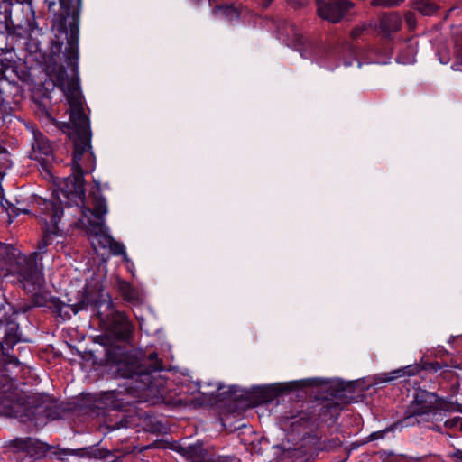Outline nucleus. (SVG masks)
Returning <instances> with one entry per match:
<instances>
[{
	"mask_svg": "<svg viewBox=\"0 0 462 462\" xmlns=\"http://www.w3.org/2000/svg\"><path fill=\"white\" fill-rule=\"evenodd\" d=\"M97 193H99V188L97 189ZM93 209L89 208L81 207L80 212L82 214V217L80 219H84L88 221V217L92 221H101L105 222L104 217L108 212L107 203L106 199L100 194L93 193Z\"/></svg>",
	"mask_w": 462,
	"mask_h": 462,
	"instance_id": "11",
	"label": "nucleus"
},
{
	"mask_svg": "<svg viewBox=\"0 0 462 462\" xmlns=\"http://www.w3.org/2000/svg\"><path fill=\"white\" fill-rule=\"evenodd\" d=\"M5 152V148H3L2 146H0V153Z\"/></svg>",
	"mask_w": 462,
	"mask_h": 462,
	"instance_id": "34",
	"label": "nucleus"
},
{
	"mask_svg": "<svg viewBox=\"0 0 462 462\" xmlns=\"http://www.w3.org/2000/svg\"><path fill=\"white\" fill-rule=\"evenodd\" d=\"M414 8L422 15L426 16L432 15L437 11L436 5L423 0L416 2Z\"/></svg>",
	"mask_w": 462,
	"mask_h": 462,
	"instance_id": "18",
	"label": "nucleus"
},
{
	"mask_svg": "<svg viewBox=\"0 0 462 462\" xmlns=\"http://www.w3.org/2000/svg\"><path fill=\"white\" fill-rule=\"evenodd\" d=\"M445 427L462 431V417L456 416L445 421Z\"/></svg>",
	"mask_w": 462,
	"mask_h": 462,
	"instance_id": "21",
	"label": "nucleus"
},
{
	"mask_svg": "<svg viewBox=\"0 0 462 462\" xmlns=\"http://www.w3.org/2000/svg\"><path fill=\"white\" fill-rule=\"evenodd\" d=\"M65 72L59 76L58 81L65 92L69 105L70 122L75 129L74 151L71 162L72 174L67 177L60 188V194L67 199L69 205L84 202V175L91 173L96 168V157L90 143L89 120L83 110L82 97L74 77L64 79Z\"/></svg>",
	"mask_w": 462,
	"mask_h": 462,
	"instance_id": "1",
	"label": "nucleus"
},
{
	"mask_svg": "<svg viewBox=\"0 0 462 462\" xmlns=\"http://www.w3.org/2000/svg\"><path fill=\"white\" fill-rule=\"evenodd\" d=\"M55 3L54 2H50L49 3V7H51V5H53Z\"/></svg>",
	"mask_w": 462,
	"mask_h": 462,
	"instance_id": "35",
	"label": "nucleus"
},
{
	"mask_svg": "<svg viewBox=\"0 0 462 462\" xmlns=\"http://www.w3.org/2000/svg\"><path fill=\"white\" fill-rule=\"evenodd\" d=\"M291 33V36L295 39V40H300V34H299V32H298V29L296 28L295 25L293 24H289L286 28V35L288 37H290Z\"/></svg>",
	"mask_w": 462,
	"mask_h": 462,
	"instance_id": "25",
	"label": "nucleus"
},
{
	"mask_svg": "<svg viewBox=\"0 0 462 462\" xmlns=\"http://www.w3.org/2000/svg\"><path fill=\"white\" fill-rule=\"evenodd\" d=\"M39 445L40 443L37 440L25 438L10 440L6 448L16 456V459L24 457L27 458L26 462H31Z\"/></svg>",
	"mask_w": 462,
	"mask_h": 462,
	"instance_id": "10",
	"label": "nucleus"
},
{
	"mask_svg": "<svg viewBox=\"0 0 462 462\" xmlns=\"http://www.w3.org/2000/svg\"><path fill=\"white\" fill-rule=\"evenodd\" d=\"M117 286L118 291L125 300L134 302L138 300L137 291L129 282L119 281Z\"/></svg>",
	"mask_w": 462,
	"mask_h": 462,
	"instance_id": "15",
	"label": "nucleus"
},
{
	"mask_svg": "<svg viewBox=\"0 0 462 462\" xmlns=\"http://www.w3.org/2000/svg\"><path fill=\"white\" fill-rule=\"evenodd\" d=\"M402 27L401 16L396 13H391L382 15L380 19V32L385 37L398 32Z\"/></svg>",
	"mask_w": 462,
	"mask_h": 462,
	"instance_id": "13",
	"label": "nucleus"
},
{
	"mask_svg": "<svg viewBox=\"0 0 462 462\" xmlns=\"http://www.w3.org/2000/svg\"><path fill=\"white\" fill-rule=\"evenodd\" d=\"M38 306L42 305V303H40L39 301H36L35 302Z\"/></svg>",
	"mask_w": 462,
	"mask_h": 462,
	"instance_id": "37",
	"label": "nucleus"
},
{
	"mask_svg": "<svg viewBox=\"0 0 462 462\" xmlns=\"http://www.w3.org/2000/svg\"><path fill=\"white\" fill-rule=\"evenodd\" d=\"M404 0H372L371 5L374 6L392 7L401 5Z\"/></svg>",
	"mask_w": 462,
	"mask_h": 462,
	"instance_id": "22",
	"label": "nucleus"
},
{
	"mask_svg": "<svg viewBox=\"0 0 462 462\" xmlns=\"http://www.w3.org/2000/svg\"><path fill=\"white\" fill-rule=\"evenodd\" d=\"M420 371V367L418 365H407L402 368H399L392 371L386 377L383 379L384 382H390L392 380L404 377V376H413L417 374Z\"/></svg>",
	"mask_w": 462,
	"mask_h": 462,
	"instance_id": "14",
	"label": "nucleus"
},
{
	"mask_svg": "<svg viewBox=\"0 0 462 462\" xmlns=\"http://www.w3.org/2000/svg\"><path fill=\"white\" fill-rule=\"evenodd\" d=\"M439 61H440L442 64H447V63L449 61V57H448V56H442V57H439Z\"/></svg>",
	"mask_w": 462,
	"mask_h": 462,
	"instance_id": "29",
	"label": "nucleus"
},
{
	"mask_svg": "<svg viewBox=\"0 0 462 462\" xmlns=\"http://www.w3.org/2000/svg\"><path fill=\"white\" fill-rule=\"evenodd\" d=\"M60 3L68 15L71 14L73 17L79 16L81 0H60Z\"/></svg>",
	"mask_w": 462,
	"mask_h": 462,
	"instance_id": "17",
	"label": "nucleus"
},
{
	"mask_svg": "<svg viewBox=\"0 0 462 462\" xmlns=\"http://www.w3.org/2000/svg\"><path fill=\"white\" fill-rule=\"evenodd\" d=\"M365 29H366V25H365V24L362 26H357V27L354 28L351 32L352 37L353 38L359 37Z\"/></svg>",
	"mask_w": 462,
	"mask_h": 462,
	"instance_id": "27",
	"label": "nucleus"
},
{
	"mask_svg": "<svg viewBox=\"0 0 462 462\" xmlns=\"http://www.w3.org/2000/svg\"><path fill=\"white\" fill-rule=\"evenodd\" d=\"M15 69V61L14 60H8V59H2L1 61H0V69L2 71H5V73L11 69V70H14Z\"/></svg>",
	"mask_w": 462,
	"mask_h": 462,
	"instance_id": "24",
	"label": "nucleus"
},
{
	"mask_svg": "<svg viewBox=\"0 0 462 462\" xmlns=\"http://www.w3.org/2000/svg\"><path fill=\"white\" fill-rule=\"evenodd\" d=\"M316 2H317V4H318L319 2H320V0H316Z\"/></svg>",
	"mask_w": 462,
	"mask_h": 462,
	"instance_id": "38",
	"label": "nucleus"
},
{
	"mask_svg": "<svg viewBox=\"0 0 462 462\" xmlns=\"http://www.w3.org/2000/svg\"><path fill=\"white\" fill-rule=\"evenodd\" d=\"M59 31L65 34L67 46L65 48L64 55L67 60L68 66H71L72 70L77 71L78 61V30L72 26L69 32H67L61 24L59 25Z\"/></svg>",
	"mask_w": 462,
	"mask_h": 462,
	"instance_id": "9",
	"label": "nucleus"
},
{
	"mask_svg": "<svg viewBox=\"0 0 462 462\" xmlns=\"http://www.w3.org/2000/svg\"><path fill=\"white\" fill-rule=\"evenodd\" d=\"M2 206L5 208V210L8 213L10 217H17L21 213H24V214L29 213V211L27 209H20L7 200H5V202H2Z\"/></svg>",
	"mask_w": 462,
	"mask_h": 462,
	"instance_id": "20",
	"label": "nucleus"
},
{
	"mask_svg": "<svg viewBox=\"0 0 462 462\" xmlns=\"http://www.w3.org/2000/svg\"><path fill=\"white\" fill-rule=\"evenodd\" d=\"M316 2H317V4H318L319 2H320V0H316Z\"/></svg>",
	"mask_w": 462,
	"mask_h": 462,
	"instance_id": "39",
	"label": "nucleus"
},
{
	"mask_svg": "<svg viewBox=\"0 0 462 462\" xmlns=\"http://www.w3.org/2000/svg\"><path fill=\"white\" fill-rule=\"evenodd\" d=\"M5 71H2V70L0 69V80H1V79H5Z\"/></svg>",
	"mask_w": 462,
	"mask_h": 462,
	"instance_id": "33",
	"label": "nucleus"
},
{
	"mask_svg": "<svg viewBox=\"0 0 462 462\" xmlns=\"http://www.w3.org/2000/svg\"><path fill=\"white\" fill-rule=\"evenodd\" d=\"M97 315L106 330L116 338L127 340L134 328L125 313L116 310L111 300L97 304Z\"/></svg>",
	"mask_w": 462,
	"mask_h": 462,
	"instance_id": "4",
	"label": "nucleus"
},
{
	"mask_svg": "<svg viewBox=\"0 0 462 462\" xmlns=\"http://www.w3.org/2000/svg\"><path fill=\"white\" fill-rule=\"evenodd\" d=\"M67 453L79 457L83 460V462H100L101 460L111 457V453L99 445L77 449H69Z\"/></svg>",
	"mask_w": 462,
	"mask_h": 462,
	"instance_id": "12",
	"label": "nucleus"
},
{
	"mask_svg": "<svg viewBox=\"0 0 462 462\" xmlns=\"http://www.w3.org/2000/svg\"><path fill=\"white\" fill-rule=\"evenodd\" d=\"M317 5V12L320 18L329 23H337L340 22L346 12L354 6V4L348 0H338L335 2H324L320 0Z\"/></svg>",
	"mask_w": 462,
	"mask_h": 462,
	"instance_id": "6",
	"label": "nucleus"
},
{
	"mask_svg": "<svg viewBox=\"0 0 462 462\" xmlns=\"http://www.w3.org/2000/svg\"><path fill=\"white\" fill-rule=\"evenodd\" d=\"M460 458L462 459V455L460 456Z\"/></svg>",
	"mask_w": 462,
	"mask_h": 462,
	"instance_id": "40",
	"label": "nucleus"
},
{
	"mask_svg": "<svg viewBox=\"0 0 462 462\" xmlns=\"http://www.w3.org/2000/svg\"><path fill=\"white\" fill-rule=\"evenodd\" d=\"M40 218L43 223V236L38 243L37 250L28 260L24 259L25 266L19 271L20 282L24 290L32 294H36L44 283L42 266V263H38V257L46 254L48 246L52 245L57 238L62 236L58 226L63 215L60 201L44 199L40 202ZM41 260L42 257H40Z\"/></svg>",
	"mask_w": 462,
	"mask_h": 462,
	"instance_id": "2",
	"label": "nucleus"
},
{
	"mask_svg": "<svg viewBox=\"0 0 462 462\" xmlns=\"http://www.w3.org/2000/svg\"><path fill=\"white\" fill-rule=\"evenodd\" d=\"M213 14L217 18L236 19L239 16L237 10L231 5H219L214 8Z\"/></svg>",
	"mask_w": 462,
	"mask_h": 462,
	"instance_id": "16",
	"label": "nucleus"
},
{
	"mask_svg": "<svg viewBox=\"0 0 462 462\" xmlns=\"http://www.w3.org/2000/svg\"><path fill=\"white\" fill-rule=\"evenodd\" d=\"M26 46L31 52H37L41 51L39 42L31 41L26 44Z\"/></svg>",
	"mask_w": 462,
	"mask_h": 462,
	"instance_id": "26",
	"label": "nucleus"
},
{
	"mask_svg": "<svg viewBox=\"0 0 462 462\" xmlns=\"http://www.w3.org/2000/svg\"><path fill=\"white\" fill-rule=\"evenodd\" d=\"M446 401L439 399L437 394L425 390H418L413 401L409 405V417H415L418 423L428 421L439 411H448Z\"/></svg>",
	"mask_w": 462,
	"mask_h": 462,
	"instance_id": "5",
	"label": "nucleus"
},
{
	"mask_svg": "<svg viewBox=\"0 0 462 462\" xmlns=\"http://www.w3.org/2000/svg\"><path fill=\"white\" fill-rule=\"evenodd\" d=\"M108 249L115 255H123L125 260H127V255L125 253V247L123 244L116 241L115 239L112 241L111 245L108 246Z\"/></svg>",
	"mask_w": 462,
	"mask_h": 462,
	"instance_id": "19",
	"label": "nucleus"
},
{
	"mask_svg": "<svg viewBox=\"0 0 462 462\" xmlns=\"http://www.w3.org/2000/svg\"><path fill=\"white\" fill-rule=\"evenodd\" d=\"M263 1V5L264 7H268L270 5V4L273 1V0H262Z\"/></svg>",
	"mask_w": 462,
	"mask_h": 462,
	"instance_id": "31",
	"label": "nucleus"
},
{
	"mask_svg": "<svg viewBox=\"0 0 462 462\" xmlns=\"http://www.w3.org/2000/svg\"><path fill=\"white\" fill-rule=\"evenodd\" d=\"M31 159L38 161L44 170L53 162V149L49 140L40 132L33 133Z\"/></svg>",
	"mask_w": 462,
	"mask_h": 462,
	"instance_id": "7",
	"label": "nucleus"
},
{
	"mask_svg": "<svg viewBox=\"0 0 462 462\" xmlns=\"http://www.w3.org/2000/svg\"><path fill=\"white\" fill-rule=\"evenodd\" d=\"M80 226L86 232L92 236V244H98L103 248H108L114 238L105 231V223L101 221H92L88 217V221L79 219Z\"/></svg>",
	"mask_w": 462,
	"mask_h": 462,
	"instance_id": "8",
	"label": "nucleus"
},
{
	"mask_svg": "<svg viewBox=\"0 0 462 462\" xmlns=\"http://www.w3.org/2000/svg\"><path fill=\"white\" fill-rule=\"evenodd\" d=\"M105 397H106V400L113 399L115 397V393L114 392L107 393L105 394Z\"/></svg>",
	"mask_w": 462,
	"mask_h": 462,
	"instance_id": "30",
	"label": "nucleus"
},
{
	"mask_svg": "<svg viewBox=\"0 0 462 462\" xmlns=\"http://www.w3.org/2000/svg\"><path fill=\"white\" fill-rule=\"evenodd\" d=\"M10 363H14L15 365H17L19 364L18 360L13 356L11 357Z\"/></svg>",
	"mask_w": 462,
	"mask_h": 462,
	"instance_id": "32",
	"label": "nucleus"
},
{
	"mask_svg": "<svg viewBox=\"0 0 462 462\" xmlns=\"http://www.w3.org/2000/svg\"><path fill=\"white\" fill-rule=\"evenodd\" d=\"M151 362L149 365L141 364L140 360L134 356H125L117 363V374L120 377L129 379L125 389L133 395L137 397H148L155 394L157 385L152 381V373L162 369V365L155 352L148 355Z\"/></svg>",
	"mask_w": 462,
	"mask_h": 462,
	"instance_id": "3",
	"label": "nucleus"
},
{
	"mask_svg": "<svg viewBox=\"0 0 462 462\" xmlns=\"http://www.w3.org/2000/svg\"><path fill=\"white\" fill-rule=\"evenodd\" d=\"M405 20L410 28H413L415 25V16L411 13H408L405 15Z\"/></svg>",
	"mask_w": 462,
	"mask_h": 462,
	"instance_id": "28",
	"label": "nucleus"
},
{
	"mask_svg": "<svg viewBox=\"0 0 462 462\" xmlns=\"http://www.w3.org/2000/svg\"><path fill=\"white\" fill-rule=\"evenodd\" d=\"M408 49L411 51V55L410 57L405 58L402 53L400 54L397 57V61L398 62L403 63V64H408V63H413L415 61L414 47L413 46H408Z\"/></svg>",
	"mask_w": 462,
	"mask_h": 462,
	"instance_id": "23",
	"label": "nucleus"
},
{
	"mask_svg": "<svg viewBox=\"0 0 462 462\" xmlns=\"http://www.w3.org/2000/svg\"><path fill=\"white\" fill-rule=\"evenodd\" d=\"M346 66H350L351 65V62H346L345 63Z\"/></svg>",
	"mask_w": 462,
	"mask_h": 462,
	"instance_id": "36",
	"label": "nucleus"
}]
</instances>
